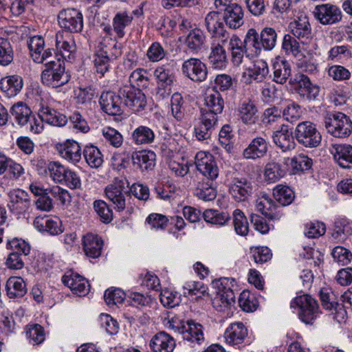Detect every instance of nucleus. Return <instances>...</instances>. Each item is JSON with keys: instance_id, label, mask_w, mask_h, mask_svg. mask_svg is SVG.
Wrapping results in <instances>:
<instances>
[{"instance_id": "1", "label": "nucleus", "mask_w": 352, "mask_h": 352, "mask_svg": "<svg viewBox=\"0 0 352 352\" xmlns=\"http://www.w3.org/2000/svg\"><path fill=\"white\" fill-rule=\"evenodd\" d=\"M197 170L206 179L211 181L208 186H202L196 190V196L205 201H212L217 196V191L212 182L219 175V168L212 154L206 151L198 152L195 157Z\"/></svg>"}, {"instance_id": "2", "label": "nucleus", "mask_w": 352, "mask_h": 352, "mask_svg": "<svg viewBox=\"0 0 352 352\" xmlns=\"http://www.w3.org/2000/svg\"><path fill=\"white\" fill-rule=\"evenodd\" d=\"M45 69L41 73L43 84L52 87H59L67 84L70 80V75L65 72V63L59 58L50 60L45 63Z\"/></svg>"}, {"instance_id": "3", "label": "nucleus", "mask_w": 352, "mask_h": 352, "mask_svg": "<svg viewBox=\"0 0 352 352\" xmlns=\"http://www.w3.org/2000/svg\"><path fill=\"white\" fill-rule=\"evenodd\" d=\"M324 125L327 132L335 138H344L352 132V121L342 112L328 113L324 118Z\"/></svg>"}, {"instance_id": "4", "label": "nucleus", "mask_w": 352, "mask_h": 352, "mask_svg": "<svg viewBox=\"0 0 352 352\" xmlns=\"http://www.w3.org/2000/svg\"><path fill=\"white\" fill-rule=\"evenodd\" d=\"M294 138L301 146L309 148L318 147L322 141L316 125L310 121H303L296 125Z\"/></svg>"}, {"instance_id": "5", "label": "nucleus", "mask_w": 352, "mask_h": 352, "mask_svg": "<svg viewBox=\"0 0 352 352\" xmlns=\"http://www.w3.org/2000/svg\"><path fill=\"white\" fill-rule=\"evenodd\" d=\"M228 279L223 278L217 282V292L212 299V306L220 312H225L229 315L235 304V294L233 290L228 287Z\"/></svg>"}, {"instance_id": "6", "label": "nucleus", "mask_w": 352, "mask_h": 352, "mask_svg": "<svg viewBox=\"0 0 352 352\" xmlns=\"http://www.w3.org/2000/svg\"><path fill=\"white\" fill-rule=\"evenodd\" d=\"M119 94L123 104L133 111H140L144 109L146 104L144 94L134 85H122L119 88Z\"/></svg>"}, {"instance_id": "7", "label": "nucleus", "mask_w": 352, "mask_h": 352, "mask_svg": "<svg viewBox=\"0 0 352 352\" xmlns=\"http://www.w3.org/2000/svg\"><path fill=\"white\" fill-rule=\"evenodd\" d=\"M290 306L299 308V318L306 324L311 323L318 315L317 301L308 294L297 296L292 301Z\"/></svg>"}, {"instance_id": "8", "label": "nucleus", "mask_w": 352, "mask_h": 352, "mask_svg": "<svg viewBox=\"0 0 352 352\" xmlns=\"http://www.w3.org/2000/svg\"><path fill=\"white\" fill-rule=\"evenodd\" d=\"M129 183L125 177H116L112 184L105 188L107 198L118 211H122L126 207V195L124 190Z\"/></svg>"}, {"instance_id": "9", "label": "nucleus", "mask_w": 352, "mask_h": 352, "mask_svg": "<svg viewBox=\"0 0 352 352\" xmlns=\"http://www.w3.org/2000/svg\"><path fill=\"white\" fill-rule=\"evenodd\" d=\"M58 22L61 28L67 33H76L83 28L82 14L74 8L62 10L58 14Z\"/></svg>"}, {"instance_id": "10", "label": "nucleus", "mask_w": 352, "mask_h": 352, "mask_svg": "<svg viewBox=\"0 0 352 352\" xmlns=\"http://www.w3.org/2000/svg\"><path fill=\"white\" fill-rule=\"evenodd\" d=\"M289 84L294 87L300 96L309 100H315L320 92V87L311 82L305 74L298 73L289 78Z\"/></svg>"}, {"instance_id": "11", "label": "nucleus", "mask_w": 352, "mask_h": 352, "mask_svg": "<svg viewBox=\"0 0 352 352\" xmlns=\"http://www.w3.org/2000/svg\"><path fill=\"white\" fill-rule=\"evenodd\" d=\"M182 74L194 82H203L207 78L206 65L200 59L190 58L182 65Z\"/></svg>"}, {"instance_id": "12", "label": "nucleus", "mask_w": 352, "mask_h": 352, "mask_svg": "<svg viewBox=\"0 0 352 352\" xmlns=\"http://www.w3.org/2000/svg\"><path fill=\"white\" fill-rule=\"evenodd\" d=\"M316 19L322 25H333L340 22L342 18V12L337 6L324 3L316 6L314 10Z\"/></svg>"}, {"instance_id": "13", "label": "nucleus", "mask_w": 352, "mask_h": 352, "mask_svg": "<svg viewBox=\"0 0 352 352\" xmlns=\"http://www.w3.org/2000/svg\"><path fill=\"white\" fill-rule=\"evenodd\" d=\"M252 182L244 177H234L229 187V191L236 201H248L254 193Z\"/></svg>"}, {"instance_id": "14", "label": "nucleus", "mask_w": 352, "mask_h": 352, "mask_svg": "<svg viewBox=\"0 0 352 352\" xmlns=\"http://www.w3.org/2000/svg\"><path fill=\"white\" fill-rule=\"evenodd\" d=\"M56 47L62 58L71 61L74 58L76 46L73 36L64 31H58L55 36Z\"/></svg>"}, {"instance_id": "15", "label": "nucleus", "mask_w": 352, "mask_h": 352, "mask_svg": "<svg viewBox=\"0 0 352 352\" xmlns=\"http://www.w3.org/2000/svg\"><path fill=\"white\" fill-rule=\"evenodd\" d=\"M218 120L211 113H201L198 123L195 126L194 132L198 140H208L217 125Z\"/></svg>"}, {"instance_id": "16", "label": "nucleus", "mask_w": 352, "mask_h": 352, "mask_svg": "<svg viewBox=\"0 0 352 352\" xmlns=\"http://www.w3.org/2000/svg\"><path fill=\"white\" fill-rule=\"evenodd\" d=\"M205 26L212 37L217 38L222 43H226L229 38V33L224 29L218 12H210L205 18Z\"/></svg>"}, {"instance_id": "17", "label": "nucleus", "mask_w": 352, "mask_h": 352, "mask_svg": "<svg viewBox=\"0 0 352 352\" xmlns=\"http://www.w3.org/2000/svg\"><path fill=\"white\" fill-rule=\"evenodd\" d=\"M291 34L298 39L301 44L309 43L313 38L312 29L306 16L298 17L289 25Z\"/></svg>"}, {"instance_id": "18", "label": "nucleus", "mask_w": 352, "mask_h": 352, "mask_svg": "<svg viewBox=\"0 0 352 352\" xmlns=\"http://www.w3.org/2000/svg\"><path fill=\"white\" fill-rule=\"evenodd\" d=\"M33 226L38 232L51 235H58L63 232L62 222L57 217L38 216L34 219Z\"/></svg>"}, {"instance_id": "19", "label": "nucleus", "mask_w": 352, "mask_h": 352, "mask_svg": "<svg viewBox=\"0 0 352 352\" xmlns=\"http://www.w3.org/2000/svg\"><path fill=\"white\" fill-rule=\"evenodd\" d=\"M336 163L343 168H352V146L347 144H333L329 148Z\"/></svg>"}, {"instance_id": "20", "label": "nucleus", "mask_w": 352, "mask_h": 352, "mask_svg": "<svg viewBox=\"0 0 352 352\" xmlns=\"http://www.w3.org/2000/svg\"><path fill=\"white\" fill-rule=\"evenodd\" d=\"M99 103L102 109L109 115L117 116L120 115L122 112V102L119 93L118 95L113 91L102 93Z\"/></svg>"}, {"instance_id": "21", "label": "nucleus", "mask_w": 352, "mask_h": 352, "mask_svg": "<svg viewBox=\"0 0 352 352\" xmlns=\"http://www.w3.org/2000/svg\"><path fill=\"white\" fill-rule=\"evenodd\" d=\"M62 282L75 294L84 296L88 293L89 287L88 281L78 274L73 272H67L62 277Z\"/></svg>"}, {"instance_id": "22", "label": "nucleus", "mask_w": 352, "mask_h": 352, "mask_svg": "<svg viewBox=\"0 0 352 352\" xmlns=\"http://www.w3.org/2000/svg\"><path fill=\"white\" fill-rule=\"evenodd\" d=\"M38 116L45 123L55 126H63L67 122V117L47 104L41 103Z\"/></svg>"}, {"instance_id": "23", "label": "nucleus", "mask_w": 352, "mask_h": 352, "mask_svg": "<svg viewBox=\"0 0 352 352\" xmlns=\"http://www.w3.org/2000/svg\"><path fill=\"white\" fill-rule=\"evenodd\" d=\"M206 108L201 113H211L218 120V115L221 113L224 108V100L221 94L216 89L208 91L205 98Z\"/></svg>"}, {"instance_id": "24", "label": "nucleus", "mask_w": 352, "mask_h": 352, "mask_svg": "<svg viewBox=\"0 0 352 352\" xmlns=\"http://www.w3.org/2000/svg\"><path fill=\"white\" fill-rule=\"evenodd\" d=\"M268 150L267 140L263 137L254 138L243 152L245 159L257 160L263 157Z\"/></svg>"}, {"instance_id": "25", "label": "nucleus", "mask_w": 352, "mask_h": 352, "mask_svg": "<svg viewBox=\"0 0 352 352\" xmlns=\"http://www.w3.org/2000/svg\"><path fill=\"white\" fill-rule=\"evenodd\" d=\"M248 336V329L243 322L230 324L224 333L227 344L234 346L241 344Z\"/></svg>"}, {"instance_id": "26", "label": "nucleus", "mask_w": 352, "mask_h": 352, "mask_svg": "<svg viewBox=\"0 0 352 352\" xmlns=\"http://www.w3.org/2000/svg\"><path fill=\"white\" fill-rule=\"evenodd\" d=\"M223 10L224 11L223 19L230 28L237 29L243 24V11L239 5L232 3Z\"/></svg>"}, {"instance_id": "27", "label": "nucleus", "mask_w": 352, "mask_h": 352, "mask_svg": "<svg viewBox=\"0 0 352 352\" xmlns=\"http://www.w3.org/2000/svg\"><path fill=\"white\" fill-rule=\"evenodd\" d=\"M175 346L173 338L164 331L156 333L150 341L153 352H173Z\"/></svg>"}, {"instance_id": "28", "label": "nucleus", "mask_w": 352, "mask_h": 352, "mask_svg": "<svg viewBox=\"0 0 352 352\" xmlns=\"http://www.w3.org/2000/svg\"><path fill=\"white\" fill-rule=\"evenodd\" d=\"M9 206L18 213H23L28 210L30 206L29 195L21 189H15L9 192Z\"/></svg>"}, {"instance_id": "29", "label": "nucleus", "mask_w": 352, "mask_h": 352, "mask_svg": "<svg viewBox=\"0 0 352 352\" xmlns=\"http://www.w3.org/2000/svg\"><path fill=\"white\" fill-rule=\"evenodd\" d=\"M292 133L289 131L288 126L282 124L280 129L274 131L272 135L274 143L283 151H291L295 148L296 144Z\"/></svg>"}, {"instance_id": "30", "label": "nucleus", "mask_w": 352, "mask_h": 352, "mask_svg": "<svg viewBox=\"0 0 352 352\" xmlns=\"http://www.w3.org/2000/svg\"><path fill=\"white\" fill-rule=\"evenodd\" d=\"M58 150L60 156L71 163L75 164L81 160V147L75 140H67L59 145Z\"/></svg>"}, {"instance_id": "31", "label": "nucleus", "mask_w": 352, "mask_h": 352, "mask_svg": "<svg viewBox=\"0 0 352 352\" xmlns=\"http://www.w3.org/2000/svg\"><path fill=\"white\" fill-rule=\"evenodd\" d=\"M103 241L97 234L88 233L82 238V247L85 254L91 258H98L101 254Z\"/></svg>"}, {"instance_id": "32", "label": "nucleus", "mask_w": 352, "mask_h": 352, "mask_svg": "<svg viewBox=\"0 0 352 352\" xmlns=\"http://www.w3.org/2000/svg\"><path fill=\"white\" fill-rule=\"evenodd\" d=\"M238 116L245 124H254L258 120V109L254 101L246 99L238 107Z\"/></svg>"}, {"instance_id": "33", "label": "nucleus", "mask_w": 352, "mask_h": 352, "mask_svg": "<svg viewBox=\"0 0 352 352\" xmlns=\"http://www.w3.org/2000/svg\"><path fill=\"white\" fill-rule=\"evenodd\" d=\"M183 338L192 342L200 343L204 340L203 327L193 320H188L186 324L177 328Z\"/></svg>"}, {"instance_id": "34", "label": "nucleus", "mask_w": 352, "mask_h": 352, "mask_svg": "<svg viewBox=\"0 0 352 352\" xmlns=\"http://www.w3.org/2000/svg\"><path fill=\"white\" fill-rule=\"evenodd\" d=\"M155 153L151 151L142 150L132 154L131 160L134 166L142 171L152 170L155 165Z\"/></svg>"}, {"instance_id": "35", "label": "nucleus", "mask_w": 352, "mask_h": 352, "mask_svg": "<svg viewBox=\"0 0 352 352\" xmlns=\"http://www.w3.org/2000/svg\"><path fill=\"white\" fill-rule=\"evenodd\" d=\"M205 43L206 36L204 33L199 28L190 30L184 41L187 49L193 54H198L204 47Z\"/></svg>"}, {"instance_id": "36", "label": "nucleus", "mask_w": 352, "mask_h": 352, "mask_svg": "<svg viewBox=\"0 0 352 352\" xmlns=\"http://www.w3.org/2000/svg\"><path fill=\"white\" fill-rule=\"evenodd\" d=\"M273 80L278 84H284L289 80L292 73L290 63L283 59L276 58L272 65Z\"/></svg>"}, {"instance_id": "37", "label": "nucleus", "mask_w": 352, "mask_h": 352, "mask_svg": "<svg viewBox=\"0 0 352 352\" xmlns=\"http://www.w3.org/2000/svg\"><path fill=\"white\" fill-rule=\"evenodd\" d=\"M10 111L14 121L21 126L27 125L32 120L31 109L22 102L13 104Z\"/></svg>"}, {"instance_id": "38", "label": "nucleus", "mask_w": 352, "mask_h": 352, "mask_svg": "<svg viewBox=\"0 0 352 352\" xmlns=\"http://www.w3.org/2000/svg\"><path fill=\"white\" fill-rule=\"evenodd\" d=\"M23 85L22 78L16 75L3 78L0 82L1 89L9 98L16 96L22 89Z\"/></svg>"}, {"instance_id": "39", "label": "nucleus", "mask_w": 352, "mask_h": 352, "mask_svg": "<svg viewBox=\"0 0 352 352\" xmlns=\"http://www.w3.org/2000/svg\"><path fill=\"white\" fill-rule=\"evenodd\" d=\"M226 43H219L211 47V52L208 56L209 63L214 69H221L226 67L228 58L226 52L223 47Z\"/></svg>"}, {"instance_id": "40", "label": "nucleus", "mask_w": 352, "mask_h": 352, "mask_svg": "<svg viewBox=\"0 0 352 352\" xmlns=\"http://www.w3.org/2000/svg\"><path fill=\"white\" fill-rule=\"evenodd\" d=\"M331 234L332 238L337 242L343 241L352 234L351 223L345 218L337 219Z\"/></svg>"}, {"instance_id": "41", "label": "nucleus", "mask_w": 352, "mask_h": 352, "mask_svg": "<svg viewBox=\"0 0 352 352\" xmlns=\"http://www.w3.org/2000/svg\"><path fill=\"white\" fill-rule=\"evenodd\" d=\"M131 138L136 145H148L154 142L155 135L153 129L141 125L131 133Z\"/></svg>"}, {"instance_id": "42", "label": "nucleus", "mask_w": 352, "mask_h": 352, "mask_svg": "<svg viewBox=\"0 0 352 352\" xmlns=\"http://www.w3.org/2000/svg\"><path fill=\"white\" fill-rule=\"evenodd\" d=\"M7 295L10 298H22L27 293L26 285L21 277L12 276L6 284Z\"/></svg>"}, {"instance_id": "43", "label": "nucleus", "mask_w": 352, "mask_h": 352, "mask_svg": "<svg viewBox=\"0 0 352 352\" xmlns=\"http://www.w3.org/2000/svg\"><path fill=\"white\" fill-rule=\"evenodd\" d=\"M133 17L126 11L117 12L113 19V30L119 38L125 35L124 28L132 23Z\"/></svg>"}, {"instance_id": "44", "label": "nucleus", "mask_w": 352, "mask_h": 352, "mask_svg": "<svg viewBox=\"0 0 352 352\" xmlns=\"http://www.w3.org/2000/svg\"><path fill=\"white\" fill-rule=\"evenodd\" d=\"M300 43V41L298 42L297 38L292 34H286L283 38L282 49L286 55L301 58L303 56V52Z\"/></svg>"}, {"instance_id": "45", "label": "nucleus", "mask_w": 352, "mask_h": 352, "mask_svg": "<svg viewBox=\"0 0 352 352\" xmlns=\"http://www.w3.org/2000/svg\"><path fill=\"white\" fill-rule=\"evenodd\" d=\"M249 77L256 82H263L269 76V67L266 61L258 60L248 69Z\"/></svg>"}, {"instance_id": "46", "label": "nucleus", "mask_w": 352, "mask_h": 352, "mask_svg": "<svg viewBox=\"0 0 352 352\" xmlns=\"http://www.w3.org/2000/svg\"><path fill=\"white\" fill-rule=\"evenodd\" d=\"M273 196L276 201L282 206L292 204L294 199V191L287 186L277 185L273 190Z\"/></svg>"}, {"instance_id": "47", "label": "nucleus", "mask_w": 352, "mask_h": 352, "mask_svg": "<svg viewBox=\"0 0 352 352\" xmlns=\"http://www.w3.org/2000/svg\"><path fill=\"white\" fill-rule=\"evenodd\" d=\"M261 46L265 51H271L276 45L278 34L275 29L265 27L259 32Z\"/></svg>"}, {"instance_id": "48", "label": "nucleus", "mask_w": 352, "mask_h": 352, "mask_svg": "<svg viewBox=\"0 0 352 352\" xmlns=\"http://www.w3.org/2000/svg\"><path fill=\"white\" fill-rule=\"evenodd\" d=\"M154 76L160 86H172L175 81V75L168 65L157 67L154 72Z\"/></svg>"}, {"instance_id": "49", "label": "nucleus", "mask_w": 352, "mask_h": 352, "mask_svg": "<svg viewBox=\"0 0 352 352\" xmlns=\"http://www.w3.org/2000/svg\"><path fill=\"white\" fill-rule=\"evenodd\" d=\"M285 162H290L293 173L294 174L300 173L310 169L312 166V160L305 155H298L293 158L285 159Z\"/></svg>"}, {"instance_id": "50", "label": "nucleus", "mask_w": 352, "mask_h": 352, "mask_svg": "<svg viewBox=\"0 0 352 352\" xmlns=\"http://www.w3.org/2000/svg\"><path fill=\"white\" fill-rule=\"evenodd\" d=\"M83 155L87 163L91 168H98L102 164L103 158L101 152L92 144L85 146Z\"/></svg>"}, {"instance_id": "51", "label": "nucleus", "mask_w": 352, "mask_h": 352, "mask_svg": "<svg viewBox=\"0 0 352 352\" xmlns=\"http://www.w3.org/2000/svg\"><path fill=\"white\" fill-rule=\"evenodd\" d=\"M286 174L285 168H283L279 163L272 162L266 164L264 175L265 179L270 182H276Z\"/></svg>"}, {"instance_id": "52", "label": "nucleus", "mask_w": 352, "mask_h": 352, "mask_svg": "<svg viewBox=\"0 0 352 352\" xmlns=\"http://www.w3.org/2000/svg\"><path fill=\"white\" fill-rule=\"evenodd\" d=\"M203 217L207 223L217 226H223L230 219L228 213L214 209L206 210L203 213Z\"/></svg>"}, {"instance_id": "53", "label": "nucleus", "mask_w": 352, "mask_h": 352, "mask_svg": "<svg viewBox=\"0 0 352 352\" xmlns=\"http://www.w3.org/2000/svg\"><path fill=\"white\" fill-rule=\"evenodd\" d=\"M6 248L11 251V253H15L23 256H28L31 250V246L25 240L19 238H14L8 240L6 243Z\"/></svg>"}, {"instance_id": "54", "label": "nucleus", "mask_w": 352, "mask_h": 352, "mask_svg": "<svg viewBox=\"0 0 352 352\" xmlns=\"http://www.w3.org/2000/svg\"><path fill=\"white\" fill-rule=\"evenodd\" d=\"M14 59V50L10 41L0 37V65H9Z\"/></svg>"}, {"instance_id": "55", "label": "nucleus", "mask_w": 352, "mask_h": 352, "mask_svg": "<svg viewBox=\"0 0 352 352\" xmlns=\"http://www.w3.org/2000/svg\"><path fill=\"white\" fill-rule=\"evenodd\" d=\"M45 42L41 36H34L28 40V47L34 61H41L40 52L44 49Z\"/></svg>"}, {"instance_id": "56", "label": "nucleus", "mask_w": 352, "mask_h": 352, "mask_svg": "<svg viewBox=\"0 0 352 352\" xmlns=\"http://www.w3.org/2000/svg\"><path fill=\"white\" fill-rule=\"evenodd\" d=\"M233 223L236 234L241 236L247 235L249 230L248 221L241 210L236 209L233 212Z\"/></svg>"}, {"instance_id": "57", "label": "nucleus", "mask_w": 352, "mask_h": 352, "mask_svg": "<svg viewBox=\"0 0 352 352\" xmlns=\"http://www.w3.org/2000/svg\"><path fill=\"white\" fill-rule=\"evenodd\" d=\"M104 141L115 148H120L124 141L122 135L116 129L105 127L102 131Z\"/></svg>"}, {"instance_id": "58", "label": "nucleus", "mask_w": 352, "mask_h": 352, "mask_svg": "<svg viewBox=\"0 0 352 352\" xmlns=\"http://www.w3.org/2000/svg\"><path fill=\"white\" fill-rule=\"evenodd\" d=\"M125 298V293L119 288L108 289L104 295L106 303L110 307L122 304Z\"/></svg>"}, {"instance_id": "59", "label": "nucleus", "mask_w": 352, "mask_h": 352, "mask_svg": "<svg viewBox=\"0 0 352 352\" xmlns=\"http://www.w3.org/2000/svg\"><path fill=\"white\" fill-rule=\"evenodd\" d=\"M184 294L188 296H195L196 298H201L206 292V287L201 282L188 281L183 286Z\"/></svg>"}, {"instance_id": "60", "label": "nucleus", "mask_w": 352, "mask_h": 352, "mask_svg": "<svg viewBox=\"0 0 352 352\" xmlns=\"http://www.w3.org/2000/svg\"><path fill=\"white\" fill-rule=\"evenodd\" d=\"M162 304L168 308H173L179 305L181 302L180 295L168 289H163L160 295Z\"/></svg>"}, {"instance_id": "61", "label": "nucleus", "mask_w": 352, "mask_h": 352, "mask_svg": "<svg viewBox=\"0 0 352 352\" xmlns=\"http://www.w3.org/2000/svg\"><path fill=\"white\" fill-rule=\"evenodd\" d=\"M115 50V56L120 55L121 52L120 47L118 48V43L116 40L113 39L110 36H104L99 42L96 53L100 54V52H105V54H109V52Z\"/></svg>"}, {"instance_id": "62", "label": "nucleus", "mask_w": 352, "mask_h": 352, "mask_svg": "<svg viewBox=\"0 0 352 352\" xmlns=\"http://www.w3.org/2000/svg\"><path fill=\"white\" fill-rule=\"evenodd\" d=\"M243 43L247 49L249 47H253L256 52L260 53L263 50L260 41L259 33L254 28H250L248 30Z\"/></svg>"}, {"instance_id": "63", "label": "nucleus", "mask_w": 352, "mask_h": 352, "mask_svg": "<svg viewBox=\"0 0 352 352\" xmlns=\"http://www.w3.org/2000/svg\"><path fill=\"white\" fill-rule=\"evenodd\" d=\"M239 304L241 309L246 312H252L257 307V301L253 294L248 291L241 293L239 298Z\"/></svg>"}, {"instance_id": "64", "label": "nucleus", "mask_w": 352, "mask_h": 352, "mask_svg": "<svg viewBox=\"0 0 352 352\" xmlns=\"http://www.w3.org/2000/svg\"><path fill=\"white\" fill-rule=\"evenodd\" d=\"M67 169V167L58 162H50L47 164V174L57 184L64 178L63 175Z\"/></svg>"}]
</instances>
